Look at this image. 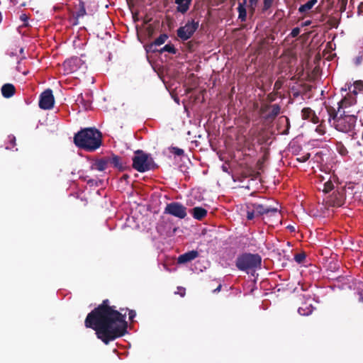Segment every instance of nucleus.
Returning <instances> with one entry per match:
<instances>
[{
	"instance_id": "obj_1",
	"label": "nucleus",
	"mask_w": 363,
	"mask_h": 363,
	"mask_svg": "<svg viewBox=\"0 0 363 363\" xmlns=\"http://www.w3.org/2000/svg\"><path fill=\"white\" fill-rule=\"evenodd\" d=\"M110 303L108 299L103 300L101 304L88 313L84 320L85 327L95 330L96 337L106 345L127 333V311L131 321L136 315L134 310L128 308L117 310L116 306Z\"/></svg>"
},
{
	"instance_id": "obj_2",
	"label": "nucleus",
	"mask_w": 363,
	"mask_h": 363,
	"mask_svg": "<svg viewBox=\"0 0 363 363\" xmlns=\"http://www.w3.org/2000/svg\"><path fill=\"white\" fill-rule=\"evenodd\" d=\"M243 211L245 212V216L248 220L261 217L264 218V216L267 218H277L280 213L278 203L272 205L269 199L247 202Z\"/></svg>"
},
{
	"instance_id": "obj_3",
	"label": "nucleus",
	"mask_w": 363,
	"mask_h": 363,
	"mask_svg": "<svg viewBox=\"0 0 363 363\" xmlns=\"http://www.w3.org/2000/svg\"><path fill=\"white\" fill-rule=\"evenodd\" d=\"M74 143L81 149L93 152L101 145L102 135L95 128H86L74 135Z\"/></svg>"
},
{
	"instance_id": "obj_4",
	"label": "nucleus",
	"mask_w": 363,
	"mask_h": 363,
	"mask_svg": "<svg viewBox=\"0 0 363 363\" xmlns=\"http://www.w3.org/2000/svg\"><path fill=\"white\" fill-rule=\"evenodd\" d=\"M328 116V121L333 120V125L337 131L348 133L355 127L357 117L354 114H350V111H342V113H338L336 117Z\"/></svg>"
},
{
	"instance_id": "obj_5",
	"label": "nucleus",
	"mask_w": 363,
	"mask_h": 363,
	"mask_svg": "<svg viewBox=\"0 0 363 363\" xmlns=\"http://www.w3.org/2000/svg\"><path fill=\"white\" fill-rule=\"evenodd\" d=\"M262 264V257L258 254L243 253L235 261V266L240 271L247 273L255 272Z\"/></svg>"
},
{
	"instance_id": "obj_6",
	"label": "nucleus",
	"mask_w": 363,
	"mask_h": 363,
	"mask_svg": "<svg viewBox=\"0 0 363 363\" xmlns=\"http://www.w3.org/2000/svg\"><path fill=\"white\" fill-rule=\"evenodd\" d=\"M132 160L133 168L139 172H145L157 167L153 158L141 150L135 152Z\"/></svg>"
},
{
	"instance_id": "obj_7",
	"label": "nucleus",
	"mask_w": 363,
	"mask_h": 363,
	"mask_svg": "<svg viewBox=\"0 0 363 363\" xmlns=\"http://www.w3.org/2000/svg\"><path fill=\"white\" fill-rule=\"evenodd\" d=\"M357 103L356 98L352 94H347L343 99H342L337 103V108L331 106H325V108L328 116L330 117H336L338 115V113H342V111H345L346 108L350 107L351 106Z\"/></svg>"
},
{
	"instance_id": "obj_8",
	"label": "nucleus",
	"mask_w": 363,
	"mask_h": 363,
	"mask_svg": "<svg viewBox=\"0 0 363 363\" xmlns=\"http://www.w3.org/2000/svg\"><path fill=\"white\" fill-rule=\"evenodd\" d=\"M199 26V21L191 20L188 21L185 26L179 27L177 30V35L182 40H187L194 35Z\"/></svg>"
},
{
	"instance_id": "obj_9",
	"label": "nucleus",
	"mask_w": 363,
	"mask_h": 363,
	"mask_svg": "<svg viewBox=\"0 0 363 363\" xmlns=\"http://www.w3.org/2000/svg\"><path fill=\"white\" fill-rule=\"evenodd\" d=\"M164 213L183 219L187 215L186 207L179 202H172L167 204Z\"/></svg>"
},
{
	"instance_id": "obj_10",
	"label": "nucleus",
	"mask_w": 363,
	"mask_h": 363,
	"mask_svg": "<svg viewBox=\"0 0 363 363\" xmlns=\"http://www.w3.org/2000/svg\"><path fill=\"white\" fill-rule=\"evenodd\" d=\"M279 104H264L259 108V113L267 121H272L280 113Z\"/></svg>"
},
{
	"instance_id": "obj_11",
	"label": "nucleus",
	"mask_w": 363,
	"mask_h": 363,
	"mask_svg": "<svg viewBox=\"0 0 363 363\" xmlns=\"http://www.w3.org/2000/svg\"><path fill=\"white\" fill-rule=\"evenodd\" d=\"M55 98L50 89L45 90L40 96L39 107L41 109L49 110L53 108Z\"/></svg>"
},
{
	"instance_id": "obj_12",
	"label": "nucleus",
	"mask_w": 363,
	"mask_h": 363,
	"mask_svg": "<svg viewBox=\"0 0 363 363\" xmlns=\"http://www.w3.org/2000/svg\"><path fill=\"white\" fill-rule=\"evenodd\" d=\"M345 201V190L342 188L335 191L328 198V203L333 207L342 206Z\"/></svg>"
},
{
	"instance_id": "obj_13",
	"label": "nucleus",
	"mask_w": 363,
	"mask_h": 363,
	"mask_svg": "<svg viewBox=\"0 0 363 363\" xmlns=\"http://www.w3.org/2000/svg\"><path fill=\"white\" fill-rule=\"evenodd\" d=\"M301 117L303 120H307L314 124L319 123V118L315 113V111L309 107L303 108L301 111Z\"/></svg>"
},
{
	"instance_id": "obj_14",
	"label": "nucleus",
	"mask_w": 363,
	"mask_h": 363,
	"mask_svg": "<svg viewBox=\"0 0 363 363\" xmlns=\"http://www.w3.org/2000/svg\"><path fill=\"white\" fill-rule=\"evenodd\" d=\"M199 257V252L197 250H191L180 255L178 257L177 262L179 264H186L189 262Z\"/></svg>"
},
{
	"instance_id": "obj_15",
	"label": "nucleus",
	"mask_w": 363,
	"mask_h": 363,
	"mask_svg": "<svg viewBox=\"0 0 363 363\" xmlns=\"http://www.w3.org/2000/svg\"><path fill=\"white\" fill-rule=\"evenodd\" d=\"M80 61L79 57H74L65 60L63 65L68 72H74L78 69Z\"/></svg>"
},
{
	"instance_id": "obj_16",
	"label": "nucleus",
	"mask_w": 363,
	"mask_h": 363,
	"mask_svg": "<svg viewBox=\"0 0 363 363\" xmlns=\"http://www.w3.org/2000/svg\"><path fill=\"white\" fill-rule=\"evenodd\" d=\"M108 164L112 165L113 167L118 169L119 171H123L125 169V165L123 162L121 157L113 154L111 156H107Z\"/></svg>"
},
{
	"instance_id": "obj_17",
	"label": "nucleus",
	"mask_w": 363,
	"mask_h": 363,
	"mask_svg": "<svg viewBox=\"0 0 363 363\" xmlns=\"http://www.w3.org/2000/svg\"><path fill=\"white\" fill-rule=\"evenodd\" d=\"M108 166V157H104L100 159L95 160L91 164V169L100 172L104 171Z\"/></svg>"
},
{
	"instance_id": "obj_18",
	"label": "nucleus",
	"mask_w": 363,
	"mask_h": 363,
	"mask_svg": "<svg viewBox=\"0 0 363 363\" xmlns=\"http://www.w3.org/2000/svg\"><path fill=\"white\" fill-rule=\"evenodd\" d=\"M168 39V35L165 33L161 34L158 38H157L153 42H152L150 45H147V48L150 51L156 52L157 50L156 49L157 46H160L165 43V41Z\"/></svg>"
},
{
	"instance_id": "obj_19",
	"label": "nucleus",
	"mask_w": 363,
	"mask_h": 363,
	"mask_svg": "<svg viewBox=\"0 0 363 363\" xmlns=\"http://www.w3.org/2000/svg\"><path fill=\"white\" fill-rule=\"evenodd\" d=\"M190 213L194 218L199 220H201L207 215V211L204 208L200 206L193 208L191 209Z\"/></svg>"
},
{
	"instance_id": "obj_20",
	"label": "nucleus",
	"mask_w": 363,
	"mask_h": 363,
	"mask_svg": "<svg viewBox=\"0 0 363 363\" xmlns=\"http://www.w3.org/2000/svg\"><path fill=\"white\" fill-rule=\"evenodd\" d=\"M192 0H175L177 4V11L182 14L185 13L189 9Z\"/></svg>"
},
{
	"instance_id": "obj_21",
	"label": "nucleus",
	"mask_w": 363,
	"mask_h": 363,
	"mask_svg": "<svg viewBox=\"0 0 363 363\" xmlns=\"http://www.w3.org/2000/svg\"><path fill=\"white\" fill-rule=\"evenodd\" d=\"M16 88L12 84H5L1 87V94L4 98L9 99L14 95Z\"/></svg>"
},
{
	"instance_id": "obj_22",
	"label": "nucleus",
	"mask_w": 363,
	"mask_h": 363,
	"mask_svg": "<svg viewBox=\"0 0 363 363\" xmlns=\"http://www.w3.org/2000/svg\"><path fill=\"white\" fill-rule=\"evenodd\" d=\"M247 4V0H242V2H239L238 11V19L241 22L246 21L247 19V11L245 8V5Z\"/></svg>"
},
{
	"instance_id": "obj_23",
	"label": "nucleus",
	"mask_w": 363,
	"mask_h": 363,
	"mask_svg": "<svg viewBox=\"0 0 363 363\" xmlns=\"http://www.w3.org/2000/svg\"><path fill=\"white\" fill-rule=\"evenodd\" d=\"M86 13L84 3L83 1H79L78 10L74 14L75 22L73 24L77 25L78 24V18L85 16Z\"/></svg>"
},
{
	"instance_id": "obj_24",
	"label": "nucleus",
	"mask_w": 363,
	"mask_h": 363,
	"mask_svg": "<svg viewBox=\"0 0 363 363\" xmlns=\"http://www.w3.org/2000/svg\"><path fill=\"white\" fill-rule=\"evenodd\" d=\"M318 0H309L306 4L301 5L298 8V12L300 13H305L311 10L313 6L317 3Z\"/></svg>"
},
{
	"instance_id": "obj_25",
	"label": "nucleus",
	"mask_w": 363,
	"mask_h": 363,
	"mask_svg": "<svg viewBox=\"0 0 363 363\" xmlns=\"http://www.w3.org/2000/svg\"><path fill=\"white\" fill-rule=\"evenodd\" d=\"M160 53H162L164 52H168L172 54H176L177 53V49L174 48V45L172 44H167L163 48H162L160 50H158Z\"/></svg>"
},
{
	"instance_id": "obj_26",
	"label": "nucleus",
	"mask_w": 363,
	"mask_h": 363,
	"mask_svg": "<svg viewBox=\"0 0 363 363\" xmlns=\"http://www.w3.org/2000/svg\"><path fill=\"white\" fill-rule=\"evenodd\" d=\"M335 145L336 150L340 155H341L342 156H345L347 155L348 151L342 142H337Z\"/></svg>"
},
{
	"instance_id": "obj_27",
	"label": "nucleus",
	"mask_w": 363,
	"mask_h": 363,
	"mask_svg": "<svg viewBox=\"0 0 363 363\" xmlns=\"http://www.w3.org/2000/svg\"><path fill=\"white\" fill-rule=\"evenodd\" d=\"M352 148L354 149V151H356L357 153L359 154L360 155H362V152H363V142L360 141V140L356 141L354 143V145L352 146Z\"/></svg>"
},
{
	"instance_id": "obj_28",
	"label": "nucleus",
	"mask_w": 363,
	"mask_h": 363,
	"mask_svg": "<svg viewBox=\"0 0 363 363\" xmlns=\"http://www.w3.org/2000/svg\"><path fill=\"white\" fill-rule=\"evenodd\" d=\"M274 0H263V5L262 8V12L265 13L272 6Z\"/></svg>"
},
{
	"instance_id": "obj_29",
	"label": "nucleus",
	"mask_w": 363,
	"mask_h": 363,
	"mask_svg": "<svg viewBox=\"0 0 363 363\" xmlns=\"http://www.w3.org/2000/svg\"><path fill=\"white\" fill-rule=\"evenodd\" d=\"M306 255L305 252H301L295 255L294 259L297 263L301 264L303 262V261L306 259Z\"/></svg>"
},
{
	"instance_id": "obj_30",
	"label": "nucleus",
	"mask_w": 363,
	"mask_h": 363,
	"mask_svg": "<svg viewBox=\"0 0 363 363\" xmlns=\"http://www.w3.org/2000/svg\"><path fill=\"white\" fill-rule=\"evenodd\" d=\"M258 4V0H249V10L253 14Z\"/></svg>"
},
{
	"instance_id": "obj_31",
	"label": "nucleus",
	"mask_w": 363,
	"mask_h": 363,
	"mask_svg": "<svg viewBox=\"0 0 363 363\" xmlns=\"http://www.w3.org/2000/svg\"><path fill=\"white\" fill-rule=\"evenodd\" d=\"M170 152L177 156H182L184 154V150L177 147H172Z\"/></svg>"
},
{
	"instance_id": "obj_32",
	"label": "nucleus",
	"mask_w": 363,
	"mask_h": 363,
	"mask_svg": "<svg viewBox=\"0 0 363 363\" xmlns=\"http://www.w3.org/2000/svg\"><path fill=\"white\" fill-rule=\"evenodd\" d=\"M334 189L333 183L331 181H328L324 184L323 191L328 193Z\"/></svg>"
},
{
	"instance_id": "obj_33",
	"label": "nucleus",
	"mask_w": 363,
	"mask_h": 363,
	"mask_svg": "<svg viewBox=\"0 0 363 363\" xmlns=\"http://www.w3.org/2000/svg\"><path fill=\"white\" fill-rule=\"evenodd\" d=\"M355 89H357L359 91L363 92V81L358 80L354 82V84Z\"/></svg>"
},
{
	"instance_id": "obj_34",
	"label": "nucleus",
	"mask_w": 363,
	"mask_h": 363,
	"mask_svg": "<svg viewBox=\"0 0 363 363\" xmlns=\"http://www.w3.org/2000/svg\"><path fill=\"white\" fill-rule=\"evenodd\" d=\"M310 157H311L310 153H306L304 155L297 157L296 160L299 162H305L310 158Z\"/></svg>"
},
{
	"instance_id": "obj_35",
	"label": "nucleus",
	"mask_w": 363,
	"mask_h": 363,
	"mask_svg": "<svg viewBox=\"0 0 363 363\" xmlns=\"http://www.w3.org/2000/svg\"><path fill=\"white\" fill-rule=\"evenodd\" d=\"M300 32H301L300 28L298 27H296L292 29V30L290 33V36L292 38H296L299 35Z\"/></svg>"
},
{
	"instance_id": "obj_36",
	"label": "nucleus",
	"mask_w": 363,
	"mask_h": 363,
	"mask_svg": "<svg viewBox=\"0 0 363 363\" xmlns=\"http://www.w3.org/2000/svg\"><path fill=\"white\" fill-rule=\"evenodd\" d=\"M77 101H78L79 103L82 104L85 108H87L88 107L90 106V103L89 101H87V102L84 104V98H83V96L82 95L78 96V99H77Z\"/></svg>"
},
{
	"instance_id": "obj_37",
	"label": "nucleus",
	"mask_w": 363,
	"mask_h": 363,
	"mask_svg": "<svg viewBox=\"0 0 363 363\" xmlns=\"http://www.w3.org/2000/svg\"><path fill=\"white\" fill-rule=\"evenodd\" d=\"M175 294H179L181 297H184L186 294V289L182 286H178L177 291Z\"/></svg>"
},
{
	"instance_id": "obj_38",
	"label": "nucleus",
	"mask_w": 363,
	"mask_h": 363,
	"mask_svg": "<svg viewBox=\"0 0 363 363\" xmlns=\"http://www.w3.org/2000/svg\"><path fill=\"white\" fill-rule=\"evenodd\" d=\"M349 91H350V94H352L354 97L359 92L357 89H355V86L354 85L352 86H352L349 87Z\"/></svg>"
},
{
	"instance_id": "obj_39",
	"label": "nucleus",
	"mask_w": 363,
	"mask_h": 363,
	"mask_svg": "<svg viewBox=\"0 0 363 363\" xmlns=\"http://www.w3.org/2000/svg\"><path fill=\"white\" fill-rule=\"evenodd\" d=\"M282 84L283 82L278 79L277 81H276V82L274 83V90H279L281 89V86H282Z\"/></svg>"
},
{
	"instance_id": "obj_40",
	"label": "nucleus",
	"mask_w": 363,
	"mask_h": 363,
	"mask_svg": "<svg viewBox=\"0 0 363 363\" xmlns=\"http://www.w3.org/2000/svg\"><path fill=\"white\" fill-rule=\"evenodd\" d=\"M298 311L299 314L301 315H308V313H309L308 312H306L305 309H303L302 307H300L298 309Z\"/></svg>"
},
{
	"instance_id": "obj_41",
	"label": "nucleus",
	"mask_w": 363,
	"mask_h": 363,
	"mask_svg": "<svg viewBox=\"0 0 363 363\" xmlns=\"http://www.w3.org/2000/svg\"><path fill=\"white\" fill-rule=\"evenodd\" d=\"M11 147H13L16 145V138L14 136L9 137Z\"/></svg>"
},
{
	"instance_id": "obj_42",
	"label": "nucleus",
	"mask_w": 363,
	"mask_h": 363,
	"mask_svg": "<svg viewBox=\"0 0 363 363\" xmlns=\"http://www.w3.org/2000/svg\"><path fill=\"white\" fill-rule=\"evenodd\" d=\"M362 56H358L357 58H356V65H359L362 63Z\"/></svg>"
},
{
	"instance_id": "obj_43",
	"label": "nucleus",
	"mask_w": 363,
	"mask_h": 363,
	"mask_svg": "<svg viewBox=\"0 0 363 363\" xmlns=\"http://www.w3.org/2000/svg\"><path fill=\"white\" fill-rule=\"evenodd\" d=\"M316 131L319 133L321 135H323L325 133V130L322 128L321 126H318L316 128Z\"/></svg>"
},
{
	"instance_id": "obj_44",
	"label": "nucleus",
	"mask_w": 363,
	"mask_h": 363,
	"mask_svg": "<svg viewBox=\"0 0 363 363\" xmlns=\"http://www.w3.org/2000/svg\"><path fill=\"white\" fill-rule=\"evenodd\" d=\"M286 124H287V128L286 130L284 132V134H287L288 133V131H289V126H290V124H289V120L288 118H286Z\"/></svg>"
},
{
	"instance_id": "obj_45",
	"label": "nucleus",
	"mask_w": 363,
	"mask_h": 363,
	"mask_svg": "<svg viewBox=\"0 0 363 363\" xmlns=\"http://www.w3.org/2000/svg\"><path fill=\"white\" fill-rule=\"evenodd\" d=\"M222 285L220 284L213 291V293L219 292L221 289Z\"/></svg>"
},
{
	"instance_id": "obj_46",
	"label": "nucleus",
	"mask_w": 363,
	"mask_h": 363,
	"mask_svg": "<svg viewBox=\"0 0 363 363\" xmlns=\"http://www.w3.org/2000/svg\"><path fill=\"white\" fill-rule=\"evenodd\" d=\"M27 16L26 14H22L21 16H20V19L23 21H27Z\"/></svg>"
},
{
	"instance_id": "obj_47",
	"label": "nucleus",
	"mask_w": 363,
	"mask_h": 363,
	"mask_svg": "<svg viewBox=\"0 0 363 363\" xmlns=\"http://www.w3.org/2000/svg\"><path fill=\"white\" fill-rule=\"evenodd\" d=\"M362 7H363V3H361L360 5L358 7V12H359V13L362 12V11H363Z\"/></svg>"
},
{
	"instance_id": "obj_48",
	"label": "nucleus",
	"mask_w": 363,
	"mask_h": 363,
	"mask_svg": "<svg viewBox=\"0 0 363 363\" xmlns=\"http://www.w3.org/2000/svg\"><path fill=\"white\" fill-rule=\"evenodd\" d=\"M362 7H363V3H361L360 5L358 7V12H359V13L362 12V11H363Z\"/></svg>"
},
{
	"instance_id": "obj_49",
	"label": "nucleus",
	"mask_w": 363,
	"mask_h": 363,
	"mask_svg": "<svg viewBox=\"0 0 363 363\" xmlns=\"http://www.w3.org/2000/svg\"><path fill=\"white\" fill-rule=\"evenodd\" d=\"M311 21H310V20L306 21L303 23V26H308L311 25Z\"/></svg>"
},
{
	"instance_id": "obj_50",
	"label": "nucleus",
	"mask_w": 363,
	"mask_h": 363,
	"mask_svg": "<svg viewBox=\"0 0 363 363\" xmlns=\"http://www.w3.org/2000/svg\"><path fill=\"white\" fill-rule=\"evenodd\" d=\"M359 301L363 302V294L362 293L359 294Z\"/></svg>"
},
{
	"instance_id": "obj_51",
	"label": "nucleus",
	"mask_w": 363,
	"mask_h": 363,
	"mask_svg": "<svg viewBox=\"0 0 363 363\" xmlns=\"http://www.w3.org/2000/svg\"><path fill=\"white\" fill-rule=\"evenodd\" d=\"M291 231H294L295 229H294V226H291V225H289L287 227Z\"/></svg>"
},
{
	"instance_id": "obj_52",
	"label": "nucleus",
	"mask_w": 363,
	"mask_h": 363,
	"mask_svg": "<svg viewBox=\"0 0 363 363\" xmlns=\"http://www.w3.org/2000/svg\"><path fill=\"white\" fill-rule=\"evenodd\" d=\"M129 177L127 175V174H124L123 176V178L125 179H127Z\"/></svg>"
}]
</instances>
